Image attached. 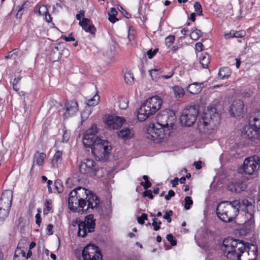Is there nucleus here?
I'll use <instances>...</instances> for the list:
<instances>
[{
	"label": "nucleus",
	"instance_id": "obj_62",
	"mask_svg": "<svg viewBox=\"0 0 260 260\" xmlns=\"http://www.w3.org/2000/svg\"><path fill=\"white\" fill-rule=\"evenodd\" d=\"M45 19L48 22H50L52 20V18L47 11L45 12Z\"/></svg>",
	"mask_w": 260,
	"mask_h": 260
},
{
	"label": "nucleus",
	"instance_id": "obj_28",
	"mask_svg": "<svg viewBox=\"0 0 260 260\" xmlns=\"http://www.w3.org/2000/svg\"><path fill=\"white\" fill-rule=\"evenodd\" d=\"M117 104L118 107L122 110H125L128 106L129 101L124 96H120L117 99Z\"/></svg>",
	"mask_w": 260,
	"mask_h": 260
},
{
	"label": "nucleus",
	"instance_id": "obj_21",
	"mask_svg": "<svg viewBox=\"0 0 260 260\" xmlns=\"http://www.w3.org/2000/svg\"><path fill=\"white\" fill-rule=\"evenodd\" d=\"M203 84V82L200 83L198 82H194L190 84L187 86V91L192 94H197L200 92L202 90V85Z\"/></svg>",
	"mask_w": 260,
	"mask_h": 260
},
{
	"label": "nucleus",
	"instance_id": "obj_27",
	"mask_svg": "<svg viewBox=\"0 0 260 260\" xmlns=\"http://www.w3.org/2000/svg\"><path fill=\"white\" fill-rule=\"evenodd\" d=\"M231 71L230 69L228 67H223L219 69L218 72V76L221 79H224L225 78H228L231 76Z\"/></svg>",
	"mask_w": 260,
	"mask_h": 260
},
{
	"label": "nucleus",
	"instance_id": "obj_63",
	"mask_svg": "<svg viewBox=\"0 0 260 260\" xmlns=\"http://www.w3.org/2000/svg\"><path fill=\"white\" fill-rule=\"evenodd\" d=\"M108 14H110L112 15H116L117 14V12L115 8H111L110 9V12L108 13Z\"/></svg>",
	"mask_w": 260,
	"mask_h": 260
},
{
	"label": "nucleus",
	"instance_id": "obj_46",
	"mask_svg": "<svg viewBox=\"0 0 260 260\" xmlns=\"http://www.w3.org/2000/svg\"><path fill=\"white\" fill-rule=\"evenodd\" d=\"M60 182V180H57L54 183L55 188L58 193L62 192L63 190L62 185Z\"/></svg>",
	"mask_w": 260,
	"mask_h": 260
},
{
	"label": "nucleus",
	"instance_id": "obj_55",
	"mask_svg": "<svg viewBox=\"0 0 260 260\" xmlns=\"http://www.w3.org/2000/svg\"><path fill=\"white\" fill-rule=\"evenodd\" d=\"M63 40L68 42L74 41L75 40V39L73 37H72V34H71L68 37H63Z\"/></svg>",
	"mask_w": 260,
	"mask_h": 260
},
{
	"label": "nucleus",
	"instance_id": "obj_42",
	"mask_svg": "<svg viewBox=\"0 0 260 260\" xmlns=\"http://www.w3.org/2000/svg\"><path fill=\"white\" fill-rule=\"evenodd\" d=\"M194 8L195 12L199 16H201L202 14V8L199 2H196L194 4Z\"/></svg>",
	"mask_w": 260,
	"mask_h": 260
},
{
	"label": "nucleus",
	"instance_id": "obj_26",
	"mask_svg": "<svg viewBox=\"0 0 260 260\" xmlns=\"http://www.w3.org/2000/svg\"><path fill=\"white\" fill-rule=\"evenodd\" d=\"M46 157V155L45 153L37 151L34 155V162L36 161L37 165L42 166Z\"/></svg>",
	"mask_w": 260,
	"mask_h": 260
},
{
	"label": "nucleus",
	"instance_id": "obj_31",
	"mask_svg": "<svg viewBox=\"0 0 260 260\" xmlns=\"http://www.w3.org/2000/svg\"><path fill=\"white\" fill-rule=\"evenodd\" d=\"M200 62L203 68H207L210 63V58L208 54H202L200 57Z\"/></svg>",
	"mask_w": 260,
	"mask_h": 260
},
{
	"label": "nucleus",
	"instance_id": "obj_2",
	"mask_svg": "<svg viewBox=\"0 0 260 260\" xmlns=\"http://www.w3.org/2000/svg\"><path fill=\"white\" fill-rule=\"evenodd\" d=\"M100 203L99 198L88 189L78 187L72 190L69 196L68 205L69 209L77 211L78 208L83 211L97 208Z\"/></svg>",
	"mask_w": 260,
	"mask_h": 260
},
{
	"label": "nucleus",
	"instance_id": "obj_47",
	"mask_svg": "<svg viewBox=\"0 0 260 260\" xmlns=\"http://www.w3.org/2000/svg\"><path fill=\"white\" fill-rule=\"evenodd\" d=\"M147 219V215L146 213H142L141 216L137 218L138 222L140 224H143L144 221Z\"/></svg>",
	"mask_w": 260,
	"mask_h": 260
},
{
	"label": "nucleus",
	"instance_id": "obj_25",
	"mask_svg": "<svg viewBox=\"0 0 260 260\" xmlns=\"http://www.w3.org/2000/svg\"><path fill=\"white\" fill-rule=\"evenodd\" d=\"M59 54L60 53L57 46L53 45L51 46L50 59L52 61L54 62L57 60L59 58Z\"/></svg>",
	"mask_w": 260,
	"mask_h": 260
},
{
	"label": "nucleus",
	"instance_id": "obj_11",
	"mask_svg": "<svg viewBox=\"0 0 260 260\" xmlns=\"http://www.w3.org/2000/svg\"><path fill=\"white\" fill-rule=\"evenodd\" d=\"M198 110L194 106H189L183 110L180 120L182 125L191 126L197 120Z\"/></svg>",
	"mask_w": 260,
	"mask_h": 260
},
{
	"label": "nucleus",
	"instance_id": "obj_33",
	"mask_svg": "<svg viewBox=\"0 0 260 260\" xmlns=\"http://www.w3.org/2000/svg\"><path fill=\"white\" fill-rule=\"evenodd\" d=\"M124 78L125 81L127 84L131 85L134 83V77L131 71H127L125 72Z\"/></svg>",
	"mask_w": 260,
	"mask_h": 260
},
{
	"label": "nucleus",
	"instance_id": "obj_50",
	"mask_svg": "<svg viewBox=\"0 0 260 260\" xmlns=\"http://www.w3.org/2000/svg\"><path fill=\"white\" fill-rule=\"evenodd\" d=\"M70 137V133L69 132H68L67 131H64L63 134L62 136V142H67L69 140Z\"/></svg>",
	"mask_w": 260,
	"mask_h": 260
},
{
	"label": "nucleus",
	"instance_id": "obj_23",
	"mask_svg": "<svg viewBox=\"0 0 260 260\" xmlns=\"http://www.w3.org/2000/svg\"><path fill=\"white\" fill-rule=\"evenodd\" d=\"M134 134V131L132 129L124 127L119 132L118 136L124 140H126L132 138Z\"/></svg>",
	"mask_w": 260,
	"mask_h": 260
},
{
	"label": "nucleus",
	"instance_id": "obj_57",
	"mask_svg": "<svg viewBox=\"0 0 260 260\" xmlns=\"http://www.w3.org/2000/svg\"><path fill=\"white\" fill-rule=\"evenodd\" d=\"M108 16L109 20L112 23H114L118 20V19L116 18V15H112L110 14H108Z\"/></svg>",
	"mask_w": 260,
	"mask_h": 260
},
{
	"label": "nucleus",
	"instance_id": "obj_43",
	"mask_svg": "<svg viewBox=\"0 0 260 260\" xmlns=\"http://www.w3.org/2000/svg\"><path fill=\"white\" fill-rule=\"evenodd\" d=\"M175 37L174 35H170L168 36L166 39H165V43L166 45L168 47H170L172 46L173 43L174 42Z\"/></svg>",
	"mask_w": 260,
	"mask_h": 260
},
{
	"label": "nucleus",
	"instance_id": "obj_61",
	"mask_svg": "<svg viewBox=\"0 0 260 260\" xmlns=\"http://www.w3.org/2000/svg\"><path fill=\"white\" fill-rule=\"evenodd\" d=\"M201 165H202L201 161H195L194 162V166H195L197 170H199L202 168Z\"/></svg>",
	"mask_w": 260,
	"mask_h": 260
},
{
	"label": "nucleus",
	"instance_id": "obj_59",
	"mask_svg": "<svg viewBox=\"0 0 260 260\" xmlns=\"http://www.w3.org/2000/svg\"><path fill=\"white\" fill-rule=\"evenodd\" d=\"M179 179L178 178H175L173 180L171 181V184L173 187H176L178 183Z\"/></svg>",
	"mask_w": 260,
	"mask_h": 260
},
{
	"label": "nucleus",
	"instance_id": "obj_6",
	"mask_svg": "<svg viewBox=\"0 0 260 260\" xmlns=\"http://www.w3.org/2000/svg\"><path fill=\"white\" fill-rule=\"evenodd\" d=\"M241 136L256 143L260 141V115L255 117L250 125L245 126L241 132Z\"/></svg>",
	"mask_w": 260,
	"mask_h": 260
},
{
	"label": "nucleus",
	"instance_id": "obj_10",
	"mask_svg": "<svg viewBox=\"0 0 260 260\" xmlns=\"http://www.w3.org/2000/svg\"><path fill=\"white\" fill-rule=\"evenodd\" d=\"M241 207L242 208V210L244 212L247 219L245 221V227L248 230L251 231L254 229L255 224V206L247 199H244L241 203Z\"/></svg>",
	"mask_w": 260,
	"mask_h": 260
},
{
	"label": "nucleus",
	"instance_id": "obj_39",
	"mask_svg": "<svg viewBox=\"0 0 260 260\" xmlns=\"http://www.w3.org/2000/svg\"><path fill=\"white\" fill-rule=\"evenodd\" d=\"M161 73L159 69H153L149 71L150 75L153 80H156L159 77L158 76Z\"/></svg>",
	"mask_w": 260,
	"mask_h": 260
},
{
	"label": "nucleus",
	"instance_id": "obj_29",
	"mask_svg": "<svg viewBox=\"0 0 260 260\" xmlns=\"http://www.w3.org/2000/svg\"><path fill=\"white\" fill-rule=\"evenodd\" d=\"M173 90L174 93L175 97L176 98H181L185 94L184 89L180 86L176 85L173 87Z\"/></svg>",
	"mask_w": 260,
	"mask_h": 260
},
{
	"label": "nucleus",
	"instance_id": "obj_4",
	"mask_svg": "<svg viewBox=\"0 0 260 260\" xmlns=\"http://www.w3.org/2000/svg\"><path fill=\"white\" fill-rule=\"evenodd\" d=\"M240 208L239 200L222 201L216 208L217 217L224 222H232L239 214Z\"/></svg>",
	"mask_w": 260,
	"mask_h": 260
},
{
	"label": "nucleus",
	"instance_id": "obj_5",
	"mask_svg": "<svg viewBox=\"0 0 260 260\" xmlns=\"http://www.w3.org/2000/svg\"><path fill=\"white\" fill-rule=\"evenodd\" d=\"M162 103L161 99L158 96H153L148 99L138 111V119L140 121H145L160 108Z\"/></svg>",
	"mask_w": 260,
	"mask_h": 260
},
{
	"label": "nucleus",
	"instance_id": "obj_22",
	"mask_svg": "<svg viewBox=\"0 0 260 260\" xmlns=\"http://www.w3.org/2000/svg\"><path fill=\"white\" fill-rule=\"evenodd\" d=\"M27 244V242L25 240H21L19 242L17 248L15 252L14 257V260H16V258L19 257L20 255H21L23 257H25V252L24 248V245H26Z\"/></svg>",
	"mask_w": 260,
	"mask_h": 260
},
{
	"label": "nucleus",
	"instance_id": "obj_1",
	"mask_svg": "<svg viewBox=\"0 0 260 260\" xmlns=\"http://www.w3.org/2000/svg\"><path fill=\"white\" fill-rule=\"evenodd\" d=\"M175 115L172 112H163L156 116V122L151 123L147 130L148 139L156 143L161 142L170 135L171 129H173Z\"/></svg>",
	"mask_w": 260,
	"mask_h": 260
},
{
	"label": "nucleus",
	"instance_id": "obj_18",
	"mask_svg": "<svg viewBox=\"0 0 260 260\" xmlns=\"http://www.w3.org/2000/svg\"><path fill=\"white\" fill-rule=\"evenodd\" d=\"M66 111L63 114L64 118L74 115L78 111V104L76 101L72 100L66 105Z\"/></svg>",
	"mask_w": 260,
	"mask_h": 260
},
{
	"label": "nucleus",
	"instance_id": "obj_20",
	"mask_svg": "<svg viewBox=\"0 0 260 260\" xmlns=\"http://www.w3.org/2000/svg\"><path fill=\"white\" fill-rule=\"evenodd\" d=\"M125 121V119L119 116H116L114 118L110 119L107 120L106 123L110 128L115 129L118 128Z\"/></svg>",
	"mask_w": 260,
	"mask_h": 260
},
{
	"label": "nucleus",
	"instance_id": "obj_13",
	"mask_svg": "<svg viewBox=\"0 0 260 260\" xmlns=\"http://www.w3.org/2000/svg\"><path fill=\"white\" fill-rule=\"evenodd\" d=\"M84 260H102V255L98 246L88 245L82 250Z\"/></svg>",
	"mask_w": 260,
	"mask_h": 260
},
{
	"label": "nucleus",
	"instance_id": "obj_24",
	"mask_svg": "<svg viewBox=\"0 0 260 260\" xmlns=\"http://www.w3.org/2000/svg\"><path fill=\"white\" fill-rule=\"evenodd\" d=\"M246 35V32L243 30H239V31H235L234 30H232L228 34H225L224 37L225 39H228L230 38H241L244 37Z\"/></svg>",
	"mask_w": 260,
	"mask_h": 260
},
{
	"label": "nucleus",
	"instance_id": "obj_8",
	"mask_svg": "<svg viewBox=\"0 0 260 260\" xmlns=\"http://www.w3.org/2000/svg\"><path fill=\"white\" fill-rule=\"evenodd\" d=\"M260 167V158L258 156L254 155L246 158L242 166L238 169L239 173L251 175L256 172Z\"/></svg>",
	"mask_w": 260,
	"mask_h": 260
},
{
	"label": "nucleus",
	"instance_id": "obj_60",
	"mask_svg": "<svg viewBox=\"0 0 260 260\" xmlns=\"http://www.w3.org/2000/svg\"><path fill=\"white\" fill-rule=\"evenodd\" d=\"M174 72L172 71L169 73V75H162L160 76L161 78L165 79H168L171 78L174 75Z\"/></svg>",
	"mask_w": 260,
	"mask_h": 260
},
{
	"label": "nucleus",
	"instance_id": "obj_52",
	"mask_svg": "<svg viewBox=\"0 0 260 260\" xmlns=\"http://www.w3.org/2000/svg\"><path fill=\"white\" fill-rule=\"evenodd\" d=\"M175 192L173 190H170L168 192V194L165 196V199L167 201H169L171 198L175 196Z\"/></svg>",
	"mask_w": 260,
	"mask_h": 260
},
{
	"label": "nucleus",
	"instance_id": "obj_44",
	"mask_svg": "<svg viewBox=\"0 0 260 260\" xmlns=\"http://www.w3.org/2000/svg\"><path fill=\"white\" fill-rule=\"evenodd\" d=\"M173 215V211L172 210L166 211L163 216V218L167 220L168 223H170L172 221L171 216Z\"/></svg>",
	"mask_w": 260,
	"mask_h": 260
},
{
	"label": "nucleus",
	"instance_id": "obj_14",
	"mask_svg": "<svg viewBox=\"0 0 260 260\" xmlns=\"http://www.w3.org/2000/svg\"><path fill=\"white\" fill-rule=\"evenodd\" d=\"M79 172L83 175H95L99 167L93 159L87 158L82 162L79 167Z\"/></svg>",
	"mask_w": 260,
	"mask_h": 260
},
{
	"label": "nucleus",
	"instance_id": "obj_3",
	"mask_svg": "<svg viewBox=\"0 0 260 260\" xmlns=\"http://www.w3.org/2000/svg\"><path fill=\"white\" fill-rule=\"evenodd\" d=\"M249 249H251L249 243L230 237L224 239L221 246L224 255L232 260H241L242 254Z\"/></svg>",
	"mask_w": 260,
	"mask_h": 260
},
{
	"label": "nucleus",
	"instance_id": "obj_49",
	"mask_svg": "<svg viewBox=\"0 0 260 260\" xmlns=\"http://www.w3.org/2000/svg\"><path fill=\"white\" fill-rule=\"evenodd\" d=\"M143 196L144 197H147L150 199H153L154 198L151 190H146L143 192Z\"/></svg>",
	"mask_w": 260,
	"mask_h": 260
},
{
	"label": "nucleus",
	"instance_id": "obj_19",
	"mask_svg": "<svg viewBox=\"0 0 260 260\" xmlns=\"http://www.w3.org/2000/svg\"><path fill=\"white\" fill-rule=\"evenodd\" d=\"M13 193L10 190L4 191L1 196L0 199V205L11 207L12 202Z\"/></svg>",
	"mask_w": 260,
	"mask_h": 260
},
{
	"label": "nucleus",
	"instance_id": "obj_7",
	"mask_svg": "<svg viewBox=\"0 0 260 260\" xmlns=\"http://www.w3.org/2000/svg\"><path fill=\"white\" fill-rule=\"evenodd\" d=\"M220 122V115L214 107H208L204 114L200 125L203 124L207 129H214Z\"/></svg>",
	"mask_w": 260,
	"mask_h": 260
},
{
	"label": "nucleus",
	"instance_id": "obj_32",
	"mask_svg": "<svg viewBox=\"0 0 260 260\" xmlns=\"http://www.w3.org/2000/svg\"><path fill=\"white\" fill-rule=\"evenodd\" d=\"M62 153L61 151L57 150L54 154L52 160V165H57L60 164L62 160Z\"/></svg>",
	"mask_w": 260,
	"mask_h": 260
},
{
	"label": "nucleus",
	"instance_id": "obj_51",
	"mask_svg": "<svg viewBox=\"0 0 260 260\" xmlns=\"http://www.w3.org/2000/svg\"><path fill=\"white\" fill-rule=\"evenodd\" d=\"M157 218H154L152 219V225L153 226V230L155 231H157L160 229V226L157 225Z\"/></svg>",
	"mask_w": 260,
	"mask_h": 260
},
{
	"label": "nucleus",
	"instance_id": "obj_56",
	"mask_svg": "<svg viewBox=\"0 0 260 260\" xmlns=\"http://www.w3.org/2000/svg\"><path fill=\"white\" fill-rule=\"evenodd\" d=\"M53 226L52 224H49L48 225L47 227V234L48 235H52L53 234Z\"/></svg>",
	"mask_w": 260,
	"mask_h": 260
},
{
	"label": "nucleus",
	"instance_id": "obj_54",
	"mask_svg": "<svg viewBox=\"0 0 260 260\" xmlns=\"http://www.w3.org/2000/svg\"><path fill=\"white\" fill-rule=\"evenodd\" d=\"M196 50L198 52H201L203 50L204 46L203 44L201 42H198L196 43Z\"/></svg>",
	"mask_w": 260,
	"mask_h": 260
},
{
	"label": "nucleus",
	"instance_id": "obj_53",
	"mask_svg": "<svg viewBox=\"0 0 260 260\" xmlns=\"http://www.w3.org/2000/svg\"><path fill=\"white\" fill-rule=\"evenodd\" d=\"M141 185L143 186L144 188L147 189L148 188L151 186V183L148 180L145 181V182H142Z\"/></svg>",
	"mask_w": 260,
	"mask_h": 260
},
{
	"label": "nucleus",
	"instance_id": "obj_41",
	"mask_svg": "<svg viewBox=\"0 0 260 260\" xmlns=\"http://www.w3.org/2000/svg\"><path fill=\"white\" fill-rule=\"evenodd\" d=\"M185 205L184 208L186 210H189L190 208V206L193 204V201L190 197H186L184 199Z\"/></svg>",
	"mask_w": 260,
	"mask_h": 260
},
{
	"label": "nucleus",
	"instance_id": "obj_58",
	"mask_svg": "<svg viewBox=\"0 0 260 260\" xmlns=\"http://www.w3.org/2000/svg\"><path fill=\"white\" fill-rule=\"evenodd\" d=\"M36 219V223L40 226V223L41 222V215L39 213H38L36 216H35Z\"/></svg>",
	"mask_w": 260,
	"mask_h": 260
},
{
	"label": "nucleus",
	"instance_id": "obj_48",
	"mask_svg": "<svg viewBox=\"0 0 260 260\" xmlns=\"http://www.w3.org/2000/svg\"><path fill=\"white\" fill-rule=\"evenodd\" d=\"M158 51V49H155L153 51L152 50V49L149 50L147 52V55H148V58L149 59L152 58L156 54V53Z\"/></svg>",
	"mask_w": 260,
	"mask_h": 260
},
{
	"label": "nucleus",
	"instance_id": "obj_17",
	"mask_svg": "<svg viewBox=\"0 0 260 260\" xmlns=\"http://www.w3.org/2000/svg\"><path fill=\"white\" fill-rule=\"evenodd\" d=\"M76 19L79 20V25L82 27V28L86 32H88L92 35H94L96 31V28L94 25L90 23V19L86 18H83L81 20L80 14H77L76 16Z\"/></svg>",
	"mask_w": 260,
	"mask_h": 260
},
{
	"label": "nucleus",
	"instance_id": "obj_45",
	"mask_svg": "<svg viewBox=\"0 0 260 260\" xmlns=\"http://www.w3.org/2000/svg\"><path fill=\"white\" fill-rule=\"evenodd\" d=\"M166 238L167 240L170 243L171 245L173 246L176 245L177 241L174 238L172 234H170L167 235Z\"/></svg>",
	"mask_w": 260,
	"mask_h": 260
},
{
	"label": "nucleus",
	"instance_id": "obj_30",
	"mask_svg": "<svg viewBox=\"0 0 260 260\" xmlns=\"http://www.w3.org/2000/svg\"><path fill=\"white\" fill-rule=\"evenodd\" d=\"M11 207L0 205V220L3 221L9 215Z\"/></svg>",
	"mask_w": 260,
	"mask_h": 260
},
{
	"label": "nucleus",
	"instance_id": "obj_12",
	"mask_svg": "<svg viewBox=\"0 0 260 260\" xmlns=\"http://www.w3.org/2000/svg\"><path fill=\"white\" fill-rule=\"evenodd\" d=\"M95 226V220L93 215L89 214L87 215L84 221H79L78 223V235L82 237L86 236L87 232L92 233L94 231Z\"/></svg>",
	"mask_w": 260,
	"mask_h": 260
},
{
	"label": "nucleus",
	"instance_id": "obj_9",
	"mask_svg": "<svg viewBox=\"0 0 260 260\" xmlns=\"http://www.w3.org/2000/svg\"><path fill=\"white\" fill-rule=\"evenodd\" d=\"M91 152L99 159H104L110 153L112 147L107 140L99 139L91 148Z\"/></svg>",
	"mask_w": 260,
	"mask_h": 260
},
{
	"label": "nucleus",
	"instance_id": "obj_64",
	"mask_svg": "<svg viewBox=\"0 0 260 260\" xmlns=\"http://www.w3.org/2000/svg\"><path fill=\"white\" fill-rule=\"evenodd\" d=\"M21 77L20 76L16 77L14 79L13 83L17 85V84L21 80Z\"/></svg>",
	"mask_w": 260,
	"mask_h": 260
},
{
	"label": "nucleus",
	"instance_id": "obj_15",
	"mask_svg": "<svg viewBox=\"0 0 260 260\" xmlns=\"http://www.w3.org/2000/svg\"><path fill=\"white\" fill-rule=\"evenodd\" d=\"M98 133L96 124H92L85 133L82 141L85 147L91 148L96 140L100 138L96 136Z\"/></svg>",
	"mask_w": 260,
	"mask_h": 260
},
{
	"label": "nucleus",
	"instance_id": "obj_38",
	"mask_svg": "<svg viewBox=\"0 0 260 260\" xmlns=\"http://www.w3.org/2000/svg\"><path fill=\"white\" fill-rule=\"evenodd\" d=\"M244 184L243 182H236L233 184V188L236 192H240L244 190Z\"/></svg>",
	"mask_w": 260,
	"mask_h": 260
},
{
	"label": "nucleus",
	"instance_id": "obj_35",
	"mask_svg": "<svg viewBox=\"0 0 260 260\" xmlns=\"http://www.w3.org/2000/svg\"><path fill=\"white\" fill-rule=\"evenodd\" d=\"M202 32L200 29L196 28L192 31L190 34V37L192 40H198L202 35Z\"/></svg>",
	"mask_w": 260,
	"mask_h": 260
},
{
	"label": "nucleus",
	"instance_id": "obj_37",
	"mask_svg": "<svg viewBox=\"0 0 260 260\" xmlns=\"http://www.w3.org/2000/svg\"><path fill=\"white\" fill-rule=\"evenodd\" d=\"M91 114V109L90 107H86L85 109L81 112V116L82 122L86 120Z\"/></svg>",
	"mask_w": 260,
	"mask_h": 260
},
{
	"label": "nucleus",
	"instance_id": "obj_40",
	"mask_svg": "<svg viewBox=\"0 0 260 260\" xmlns=\"http://www.w3.org/2000/svg\"><path fill=\"white\" fill-rule=\"evenodd\" d=\"M251 247H253V249H249L247 251L248 252V255H250L251 254H253V255L254 256V258H252L251 259H250L249 260H256L257 257V247H255L253 245H250Z\"/></svg>",
	"mask_w": 260,
	"mask_h": 260
},
{
	"label": "nucleus",
	"instance_id": "obj_34",
	"mask_svg": "<svg viewBox=\"0 0 260 260\" xmlns=\"http://www.w3.org/2000/svg\"><path fill=\"white\" fill-rule=\"evenodd\" d=\"M100 96L98 94H96L93 96L92 98L87 100V107H89L90 106H95L97 105L100 102Z\"/></svg>",
	"mask_w": 260,
	"mask_h": 260
},
{
	"label": "nucleus",
	"instance_id": "obj_16",
	"mask_svg": "<svg viewBox=\"0 0 260 260\" xmlns=\"http://www.w3.org/2000/svg\"><path fill=\"white\" fill-rule=\"evenodd\" d=\"M244 103L241 100L234 101L230 109V113L232 116L239 118L243 117Z\"/></svg>",
	"mask_w": 260,
	"mask_h": 260
},
{
	"label": "nucleus",
	"instance_id": "obj_36",
	"mask_svg": "<svg viewBox=\"0 0 260 260\" xmlns=\"http://www.w3.org/2000/svg\"><path fill=\"white\" fill-rule=\"evenodd\" d=\"M52 209V200L47 199L45 201V208L43 210L44 214L47 215Z\"/></svg>",
	"mask_w": 260,
	"mask_h": 260
}]
</instances>
